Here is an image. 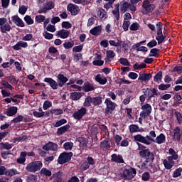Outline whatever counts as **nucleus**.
I'll list each match as a JSON object with an SVG mask.
<instances>
[{
  "label": "nucleus",
  "mask_w": 182,
  "mask_h": 182,
  "mask_svg": "<svg viewBox=\"0 0 182 182\" xmlns=\"http://www.w3.org/2000/svg\"><path fill=\"white\" fill-rule=\"evenodd\" d=\"M82 97H83V93L81 92H72L70 93V99L72 101H78Z\"/></svg>",
  "instance_id": "26"
},
{
  "label": "nucleus",
  "mask_w": 182,
  "mask_h": 182,
  "mask_svg": "<svg viewBox=\"0 0 182 182\" xmlns=\"http://www.w3.org/2000/svg\"><path fill=\"white\" fill-rule=\"evenodd\" d=\"M73 2L77 4H82V6H87L90 4L89 0H73Z\"/></svg>",
  "instance_id": "44"
},
{
  "label": "nucleus",
  "mask_w": 182,
  "mask_h": 182,
  "mask_svg": "<svg viewBox=\"0 0 182 182\" xmlns=\"http://www.w3.org/2000/svg\"><path fill=\"white\" fill-rule=\"evenodd\" d=\"M152 77L151 73H141L139 75L138 80H141V82H149Z\"/></svg>",
  "instance_id": "21"
},
{
  "label": "nucleus",
  "mask_w": 182,
  "mask_h": 182,
  "mask_svg": "<svg viewBox=\"0 0 182 182\" xmlns=\"http://www.w3.org/2000/svg\"><path fill=\"white\" fill-rule=\"evenodd\" d=\"M67 82H68V78L63 74L58 75V82L59 84V87H63Z\"/></svg>",
  "instance_id": "18"
},
{
  "label": "nucleus",
  "mask_w": 182,
  "mask_h": 182,
  "mask_svg": "<svg viewBox=\"0 0 182 182\" xmlns=\"http://www.w3.org/2000/svg\"><path fill=\"white\" fill-rule=\"evenodd\" d=\"M174 116H176L178 124H182V115H181V114L176 111V112H174Z\"/></svg>",
  "instance_id": "57"
},
{
  "label": "nucleus",
  "mask_w": 182,
  "mask_h": 182,
  "mask_svg": "<svg viewBox=\"0 0 182 182\" xmlns=\"http://www.w3.org/2000/svg\"><path fill=\"white\" fill-rule=\"evenodd\" d=\"M90 165L89 164H87L86 161H84L80 166V169L82 171H86L90 168Z\"/></svg>",
  "instance_id": "62"
},
{
  "label": "nucleus",
  "mask_w": 182,
  "mask_h": 182,
  "mask_svg": "<svg viewBox=\"0 0 182 182\" xmlns=\"http://www.w3.org/2000/svg\"><path fill=\"white\" fill-rule=\"evenodd\" d=\"M73 156V152H63V154H60L58 159V162L59 164L60 165H63L69 161H70V160H72V157Z\"/></svg>",
  "instance_id": "4"
},
{
  "label": "nucleus",
  "mask_w": 182,
  "mask_h": 182,
  "mask_svg": "<svg viewBox=\"0 0 182 182\" xmlns=\"http://www.w3.org/2000/svg\"><path fill=\"white\" fill-rule=\"evenodd\" d=\"M4 175L12 177L14 176L18 175V172L16 168H9L8 170L6 168Z\"/></svg>",
  "instance_id": "29"
},
{
  "label": "nucleus",
  "mask_w": 182,
  "mask_h": 182,
  "mask_svg": "<svg viewBox=\"0 0 182 182\" xmlns=\"http://www.w3.org/2000/svg\"><path fill=\"white\" fill-rule=\"evenodd\" d=\"M42 166H43V164L41 161H33L26 166V171L31 173H35L36 171H40Z\"/></svg>",
  "instance_id": "2"
},
{
  "label": "nucleus",
  "mask_w": 182,
  "mask_h": 182,
  "mask_svg": "<svg viewBox=\"0 0 182 182\" xmlns=\"http://www.w3.org/2000/svg\"><path fill=\"white\" fill-rule=\"evenodd\" d=\"M162 79H163V72L162 71H159V73H157L154 77V82H156L158 83H159L160 81L162 80Z\"/></svg>",
  "instance_id": "39"
},
{
  "label": "nucleus",
  "mask_w": 182,
  "mask_h": 182,
  "mask_svg": "<svg viewBox=\"0 0 182 182\" xmlns=\"http://www.w3.org/2000/svg\"><path fill=\"white\" fill-rule=\"evenodd\" d=\"M129 132L131 133L138 132L139 131V127L136 124H131L129 127Z\"/></svg>",
  "instance_id": "54"
},
{
  "label": "nucleus",
  "mask_w": 182,
  "mask_h": 182,
  "mask_svg": "<svg viewBox=\"0 0 182 182\" xmlns=\"http://www.w3.org/2000/svg\"><path fill=\"white\" fill-rule=\"evenodd\" d=\"M23 119H24V117L23 115H18L16 117L14 118L11 122L14 124H17L21 122H23Z\"/></svg>",
  "instance_id": "53"
},
{
  "label": "nucleus",
  "mask_w": 182,
  "mask_h": 182,
  "mask_svg": "<svg viewBox=\"0 0 182 182\" xmlns=\"http://www.w3.org/2000/svg\"><path fill=\"white\" fill-rule=\"evenodd\" d=\"M67 11H69L72 16H76L80 11L79 6H76L73 4H70L68 6H67Z\"/></svg>",
  "instance_id": "12"
},
{
  "label": "nucleus",
  "mask_w": 182,
  "mask_h": 182,
  "mask_svg": "<svg viewBox=\"0 0 182 182\" xmlns=\"http://www.w3.org/2000/svg\"><path fill=\"white\" fill-rule=\"evenodd\" d=\"M28 8L26 6H21L18 9V12L21 15H24L26 14Z\"/></svg>",
  "instance_id": "60"
},
{
  "label": "nucleus",
  "mask_w": 182,
  "mask_h": 182,
  "mask_svg": "<svg viewBox=\"0 0 182 182\" xmlns=\"http://www.w3.org/2000/svg\"><path fill=\"white\" fill-rule=\"evenodd\" d=\"M87 114V108L82 107L80 109H78L77 112H75L74 114H73V117L75 118V119L80 121L81 119H82L85 114Z\"/></svg>",
  "instance_id": "10"
},
{
  "label": "nucleus",
  "mask_w": 182,
  "mask_h": 182,
  "mask_svg": "<svg viewBox=\"0 0 182 182\" xmlns=\"http://www.w3.org/2000/svg\"><path fill=\"white\" fill-rule=\"evenodd\" d=\"M4 114H6L7 117H11L15 116L18 112V107H10L4 110Z\"/></svg>",
  "instance_id": "14"
},
{
  "label": "nucleus",
  "mask_w": 182,
  "mask_h": 182,
  "mask_svg": "<svg viewBox=\"0 0 182 182\" xmlns=\"http://www.w3.org/2000/svg\"><path fill=\"white\" fill-rule=\"evenodd\" d=\"M141 109L143 111L140 112V117L146 119L151 114L152 107L150 104H144L141 105Z\"/></svg>",
  "instance_id": "6"
},
{
  "label": "nucleus",
  "mask_w": 182,
  "mask_h": 182,
  "mask_svg": "<svg viewBox=\"0 0 182 182\" xmlns=\"http://www.w3.org/2000/svg\"><path fill=\"white\" fill-rule=\"evenodd\" d=\"M102 103V97L100 96L92 97V105L97 107Z\"/></svg>",
  "instance_id": "33"
},
{
  "label": "nucleus",
  "mask_w": 182,
  "mask_h": 182,
  "mask_svg": "<svg viewBox=\"0 0 182 182\" xmlns=\"http://www.w3.org/2000/svg\"><path fill=\"white\" fill-rule=\"evenodd\" d=\"M140 28V24L138 23H133L131 26H129V30L132 31H136Z\"/></svg>",
  "instance_id": "59"
},
{
  "label": "nucleus",
  "mask_w": 182,
  "mask_h": 182,
  "mask_svg": "<svg viewBox=\"0 0 182 182\" xmlns=\"http://www.w3.org/2000/svg\"><path fill=\"white\" fill-rule=\"evenodd\" d=\"M162 164L166 170H171L172 168V167H173V166L172 164L168 163V161L167 159L163 160Z\"/></svg>",
  "instance_id": "48"
},
{
  "label": "nucleus",
  "mask_w": 182,
  "mask_h": 182,
  "mask_svg": "<svg viewBox=\"0 0 182 182\" xmlns=\"http://www.w3.org/2000/svg\"><path fill=\"white\" fill-rule=\"evenodd\" d=\"M82 50H83V44H80L73 48V53H81Z\"/></svg>",
  "instance_id": "52"
},
{
  "label": "nucleus",
  "mask_w": 182,
  "mask_h": 182,
  "mask_svg": "<svg viewBox=\"0 0 182 182\" xmlns=\"http://www.w3.org/2000/svg\"><path fill=\"white\" fill-rule=\"evenodd\" d=\"M61 27L65 29H69L73 27V24L70 23L69 21H63L61 23Z\"/></svg>",
  "instance_id": "56"
},
{
  "label": "nucleus",
  "mask_w": 182,
  "mask_h": 182,
  "mask_svg": "<svg viewBox=\"0 0 182 182\" xmlns=\"http://www.w3.org/2000/svg\"><path fill=\"white\" fill-rule=\"evenodd\" d=\"M75 43L74 41H68V42H65L63 43V47L65 48V49L69 50L70 48H73Z\"/></svg>",
  "instance_id": "50"
},
{
  "label": "nucleus",
  "mask_w": 182,
  "mask_h": 182,
  "mask_svg": "<svg viewBox=\"0 0 182 182\" xmlns=\"http://www.w3.org/2000/svg\"><path fill=\"white\" fill-rule=\"evenodd\" d=\"M141 179L143 181H149L150 174L148 172H144L142 173Z\"/></svg>",
  "instance_id": "64"
},
{
  "label": "nucleus",
  "mask_w": 182,
  "mask_h": 182,
  "mask_svg": "<svg viewBox=\"0 0 182 182\" xmlns=\"http://www.w3.org/2000/svg\"><path fill=\"white\" fill-rule=\"evenodd\" d=\"M121 177L124 181H132L134 176L132 174L129 169L124 168L122 173H121Z\"/></svg>",
  "instance_id": "13"
},
{
  "label": "nucleus",
  "mask_w": 182,
  "mask_h": 182,
  "mask_svg": "<svg viewBox=\"0 0 182 182\" xmlns=\"http://www.w3.org/2000/svg\"><path fill=\"white\" fill-rule=\"evenodd\" d=\"M43 36L44 37V38H46V40H52L53 38V34L48 33V31H44V33H43Z\"/></svg>",
  "instance_id": "58"
},
{
  "label": "nucleus",
  "mask_w": 182,
  "mask_h": 182,
  "mask_svg": "<svg viewBox=\"0 0 182 182\" xmlns=\"http://www.w3.org/2000/svg\"><path fill=\"white\" fill-rule=\"evenodd\" d=\"M159 52L160 50L154 48L150 50V53L149 54V57H154V58H159Z\"/></svg>",
  "instance_id": "36"
},
{
  "label": "nucleus",
  "mask_w": 182,
  "mask_h": 182,
  "mask_svg": "<svg viewBox=\"0 0 182 182\" xmlns=\"http://www.w3.org/2000/svg\"><path fill=\"white\" fill-rule=\"evenodd\" d=\"M50 113H51L52 114H54L55 116H58L63 114V111L61 108L51 109V110H50Z\"/></svg>",
  "instance_id": "41"
},
{
  "label": "nucleus",
  "mask_w": 182,
  "mask_h": 182,
  "mask_svg": "<svg viewBox=\"0 0 182 182\" xmlns=\"http://www.w3.org/2000/svg\"><path fill=\"white\" fill-rule=\"evenodd\" d=\"M181 173H182V168H178L176 170H174L172 177L173 178H176L178 177H180L181 176Z\"/></svg>",
  "instance_id": "42"
},
{
  "label": "nucleus",
  "mask_w": 182,
  "mask_h": 182,
  "mask_svg": "<svg viewBox=\"0 0 182 182\" xmlns=\"http://www.w3.org/2000/svg\"><path fill=\"white\" fill-rule=\"evenodd\" d=\"M35 20L37 23H42L45 21L46 16L44 15H36Z\"/></svg>",
  "instance_id": "43"
},
{
  "label": "nucleus",
  "mask_w": 182,
  "mask_h": 182,
  "mask_svg": "<svg viewBox=\"0 0 182 182\" xmlns=\"http://www.w3.org/2000/svg\"><path fill=\"white\" fill-rule=\"evenodd\" d=\"M142 8L144 9V14H151L155 9L154 4H150L149 0H144L142 4Z\"/></svg>",
  "instance_id": "8"
},
{
  "label": "nucleus",
  "mask_w": 182,
  "mask_h": 182,
  "mask_svg": "<svg viewBox=\"0 0 182 182\" xmlns=\"http://www.w3.org/2000/svg\"><path fill=\"white\" fill-rule=\"evenodd\" d=\"M91 104L93 105L92 97L91 96H87V97L85 98V100H84L83 107H90Z\"/></svg>",
  "instance_id": "34"
},
{
  "label": "nucleus",
  "mask_w": 182,
  "mask_h": 182,
  "mask_svg": "<svg viewBox=\"0 0 182 182\" xmlns=\"http://www.w3.org/2000/svg\"><path fill=\"white\" fill-rule=\"evenodd\" d=\"M24 21L27 25H32L34 23V20L30 15H26L24 17Z\"/></svg>",
  "instance_id": "45"
},
{
  "label": "nucleus",
  "mask_w": 182,
  "mask_h": 182,
  "mask_svg": "<svg viewBox=\"0 0 182 182\" xmlns=\"http://www.w3.org/2000/svg\"><path fill=\"white\" fill-rule=\"evenodd\" d=\"M173 138L174 140L181 141V128L179 127H176V128L173 129Z\"/></svg>",
  "instance_id": "23"
},
{
  "label": "nucleus",
  "mask_w": 182,
  "mask_h": 182,
  "mask_svg": "<svg viewBox=\"0 0 182 182\" xmlns=\"http://www.w3.org/2000/svg\"><path fill=\"white\" fill-rule=\"evenodd\" d=\"M63 148L66 151H71L73 148V143L72 142H66L63 144Z\"/></svg>",
  "instance_id": "49"
},
{
  "label": "nucleus",
  "mask_w": 182,
  "mask_h": 182,
  "mask_svg": "<svg viewBox=\"0 0 182 182\" xmlns=\"http://www.w3.org/2000/svg\"><path fill=\"white\" fill-rule=\"evenodd\" d=\"M100 147L105 149H109L111 147L110 142L108 140H104L100 142Z\"/></svg>",
  "instance_id": "46"
},
{
  "label": "nucleus",
  "mask_w": 182,
  "mask_h": 182,
  "mask_svg": "<svg viewBox=\"0 0 182 182\" xmlns=\"http://www.w3.org/2000/svg\"><path fill=\"white\" fill-rule=\"evenodd\" d=\"M63 176V173L62 171H58V173H54L51 178H50V181L53 180V182H62Z\"/></svg>",
  "instance_id": "17"
},
{
  "label": "nucleus",
  "mask_w": 182,
  "mask_h": 182,
  "mask_svg": "<svg viewBox=\"0 0 182 182\" xmlns=\"http://www.w3.org/2000/svg\"><path fill=\"white\" fill-rule=\"evenodd\" d=\"M82 90L85 92H91L95 90V87L90 82H87L83 84Z\"/></svg>",
  "instance_id": "24"
},
{
  "label": "nucleus",
  "mask_w": 182,
  "mask_h": 182,
  "mask_svg": "<svg viewBox=\"0 0 182 182\" xmlns=\"http://www.w3.org/2000/svg\"><path fill=\"white\" fill-rule=\"evenodd\" d=\"M128 9H129V11H131L132 12H136V6H132L129 2L126 1L125 0H122V4L120 6L121 14H125Z\"/></svg>",
  "instance_id": "5"
},
{
  "label": "nucleus",
  "mask_w": 182,
  "mask_h": 182,
  "mask_svg": "<svg viewBox=\"0 0 182 182\" xmlns=\"http://www.w3.org/2000/svg\"><path fill=\"white\" fill-rule=\"evenodd\" d=\"M70 128V126L69 125V124H67L58 128V131H57L58 136H61L63 134L66 133L69 130Z\"/></svg>",
  "instance_id": "25"
},
{
  "label": "nucleus",
  "mask_w": 182,
  "mask_h": 182,
  "mask_svg": "<svg viewBox=\"0 0 182 182\" xmlns=\"http://www.w3.org/2000/svg\"><path fill=\"white\" fill-rule=\"evenodd\" d=\"M56 36L60 38L61 39H65L69 37L70 31L68 30L64 29L60 30L58 31Z\"/></svg>",
  "instance_id": "22"
},
{
  "label": "nucleus",
  "mask_w": 182,
  "mask_h": 182,
  "mask_svg": "<svg viewBox=\"0 0 182 182\" xmlns=\"http://www.w3.org/2000/svg\"><path fill=\"white\" fill-rule=\"evenodd\" d=\"M95 81L99 82L100 85H106L107 80L106 77L102 79L101 77V74H97V76H95Z\"/></svg>",
  "instance_id": "35"
},
{
  "label": "nucleus",
  "mask_w": 182,
  "mask_h": 182,
  "mask_svg": "<svg viewBox=\"0 0 182 182\" xmlns=\"http://www.w3.org/2000/svg\"><path fill=\"white\" fill-rule=\"evenodd\" d=\"M134 141L142 143L146 146L151 145V142L156 143L157 144H163L166 141V136L164 134H160L159 136H157L154 139L149 135L144 136L141 134H137L134 136Z\"/></svg>",
  "instance_id": "1"
},
{
  "label": "nucleus",
  "mask_w": 182,
  "mask_h": 182,
  "mask_svg": "<svg viewBox=\"0 0 182 182\" xmlns=\"http://www.w3.org/2000/svg\"><path fill=\"white\" fill-rule=\"evenodd\" d=\"M43 6L47 8L48 10H51L55 8V4L53 1H49L43 4Z\"/></svg>",
  "instance_id": "37"
},
{
  "label": "nucleus",
  "mask_w": 182,
  "mask_h": 182,
  "mask_svg": "<svg viewBox=\"0 0 182 182\" xmlns=\"http://www.w3.org/2000/svg\"><path fill=\"white\" fill-rule=\"evenodd\" d=\"M102 33L101 26H95L93 28L90 30V33L92 36H97Z\"/></svg>",
  "instance_id": "30"
},
{
  "label": "nucleus",
  "mask_w": 182,
  "mask_h": 182,
  "mask_svg": "<svg viewBox=\"0 0 182 182\" xmlns=\"http://www.w3.org/2000/svg\"><path fill=\"white\" fill-rule=\"evenodd\" d=\"M0 145L1 146V149L7 150V151H10L13 147L12 144H9V143H3V142H1L0 144Z\"/></svg>",
  "instance_id": "40"
},
{
  "label": "nucleus",
  "mask_w": 182,
  "mask_h": 182,
  "mask_svg": "<svg viewBox=\"0 0 182 182\" xmlns=\"http://www.w3.org/2000/svg\"><path fill=\"white\" fill-rule=\"evenodd\" d=\"M139 155L141 158L145 159V163L154 162V154L149 151V149L146 150L139 151Z\"/></svg>",
  "instance_id": "3"
},
{
  "label": "nucleus",
  "mask_w": 182,
  "mask_h": 182,
  "mask_svg": "<svg viewBox=\"0 0 182 182\" xmlns=\"http://www.w3.org/2000/svg\"><path fill=\"white\" fill-rule=\"evenodd\" d=\"M158 42L156 41V40H151L148 44H146V47L149 48H155L158 45Z\"/></svg>",
  "instance_id": "47"
},
{
  "label": "nucleus",
  "mask_w": 182,
  "mask_h": 182,
  "mask_svg": "<svg viewBox=\"0 0 182 182\" xmlns=\"http://www.w3.org/2000/svg\"><path fill=\"white\" fill-rule=\"evenodd\" d=\"M77 141L80 143V148H85L89 143V139L85 137H80L77 138Z\"/></svg>",
  "instance_id": "28"
},
{
  "label": "nucleus",
  "mask_w": 182,
  "mask_h": 182,
  "mask_svg": "<svg viewBox=\"0 0 182 182\" xmlns=\"http://www.w3.org/2000/svg\"><path fill=\"white\" fill-rule=\"evenodd\" d=\"M43 82H47L50 87H51L53 90H58L59 87L58 82L51 77L44 78Z\"/></svg>",
  "instance_id": "11"
},
{
  "label": "nucleus",
  "mask_w": 182,
  "mask_h": 182,
  "mask_svg": "<svg viewBox=\"0 0 182 182\" xmlns=\"http://www.w3.org/2000/svg\"><path fill=\"white\" fill-rule=\"evenodd\" d=\"M119 63L121 65H122L124 66H129L130 65V63L129 62V60L127 58H121L119 59Z\"/></svg>",
  "instance_id": "61"
},
{
  "label": "nucleus",
  "mask_w": 182,
  "mask_h": 182,
  "mask_svg": "<svg viewBox=\"0 0 182 182\" xmlns=\"http://www.w3.org/2000/svg\"><path fill=\"white\" fill-rule=\"evenodd\" d=\"M97 12V16L100 18V20L105 21L108 18V15L106 10H104L102 8H99Z\"/></svg>",
  "instance_id": "19"
},
{
  "label": "nucleus",
  "mask_w": 182,
  "mask_h": 182,
  "mask_svg": "<svg viewBox=\"0 0 182 182\" xmlns=\"http://www.w3.org/2000/svg\"><path fill=\"white\" fill-rule=\"evenodd\" d=\"M41 173L43 176H46L48 177H50L52 176V172L50 170L48 169L47 168H42L41 170Z\"/></svg>",
  "instance_id": "38"
},
{
  "label": "nucleus",
  "mask_w": 182,
  "mask_h": 182,
  "mask_svg": "<svg viewBox=\"0 0 182 182\" xmlns=\"http://www.w3.org/2000/svg\"><path fill=\"white\" fill-rule=\"evenodd\" d=\"M42 149L46 151H58V145L55 143L49 141L48 144H46L43 146Z\"/></svg>",
  "instance_id": "9"
},
{
  "label": "nucleus",
  "mask_w": 182,
  "mask_h": 182,
  "mask_svg": "<svg viewBox=\"0 0 182 182\" xmlns=\"http://www.w3.org/2000/svg\"><path fill=\"white\" fill-rule=\"evenodd\" d=\"M171 84H160L159 85V89L161 91H166L167 90L169 87H171Z\"/></svg>",
  "instance_id": "51"
},
{
  "label": "nucleus",
  "mask_w": 182,
  "mask_h": 182,
  "mask_svg": "<svg viewBox=\"0 0 182 182\" xmlns=\"http://www.w3.org/2000/svg\"><path fill=\"white\" fill-rule=\"evenodd\" d=\"M105 104L106 105L105 114H112V112L115 110L117 105L113 102L110 99H105Z\"/></svg>",
  "instance_id": "7"
},
{
  "label": "nucleus",
  "mask_w": 182,
  "mask_h": 182,
  "mask_svg": "<svg viewBox=\"0 0 182 182\" xmlns=\"http://www.w3.org/2000/svg\"><path fill=\"white\" fill-rule=\"evenodd\" d=\"M146 90H149L148 92V97L149 100H151L152 97H158V90L155 88L154 89H149L146 88Z\"/></svg>",
  "instance_id": "27"
},
{
  "label": "nucleus",
  "mask_w": 182,
  "mask_h": 182,
  "mask_svg": "<svg viewBox=\"0 0 182 182\" xmlns=\"http://www.w3.org/2000/svg\"><path fill=\"white\" fill-rule=\"evenodd\" d=\"M28 45L27 42H24L23 41H19L16 45L13 46V49L15 51H18L21 50V48H28Z\"/></svg>",
  "instance_id": "16"
},
{
  "label": "nucleus",
  "mask_w": 182,
  "mask_h": 182,
  "mask_svg": "<svg viewBox=\"0 0 182 182\" xmlns=\"http://www.w3.org/2000/svg\"><path fill=\"white\" fill-rule=\"evenodd\" d=\"M23 41H34L35 38L33 37V34H26V36L23 38Z\"/></svg>",
  "instance_id": "63"
},
{
  "label": "nucleus",
  "mask_w": 182,
  "mask_h": 182,
  "mask_svg": "<svg viewBox=\"0 0 182 182\" xmlns=\"http://www.w3.org/2000/svg\"><path fill=\"white\" fill-rule=\"evenodd\" d=\"M157 36H156V40L157 41V43L160 45L163 43L166 39V36L163 34V32L156 33Z\"/></svg>",
  "instance_id": "31"
},
{
  "label": "nucleus",
  "mask_w": 182,
  "mask_h": 182,
  "mask_svg": "<svg viewBox=\"0 0 182 182\" xmlns=\"http://www.w3.org/2000/svg\"><path fill=\"white\" fill-rule=\"evenodd\" d=\"M111 161L118 164H123L124 162L123 156L120 154H112L111 156Z\"/></svg>",
  "instance_id": "20"
},
{
  "label": "nucleus",
  "mask_w": 182,
  "mask_h": 182,
  "mask_svg": "<svg viewBox=\"0 0 182 182\" xmlns=\"http://www.w3.org/2000/svg\"><path fill=\"white\" fill-rule=\"evenodd\" d=\"M52 107V103L49 100L44 101L43 105V109L44 111H46L48 108Z\"/></svg>",
  "instance_id": "55"
},
{
  "label": "nucleus",
  "mask_w": 182,
  "mask_h": 182,
  "mask_svg": "<svg viewBox=\"0 0 182 182\" xmlns=\"http://www.w3.org/2000/svg\"><path fill=\"white\" fill-rule=\"evenodd\" d=\"M11 19L13 23H15V25L17 26L18 27H21V28L25 27V24L23 20L21 18H19L18 15H14L11 17Z\"/></svg>",
  "instance_id": "15"
},
{
  "label": "nucleus",
  "mask_w": 182,
  "mask_h": 182,
  "mask_svg": "<svg viewBox=\"0 0 182 182\" xmlns=\"http://www.w3.org/2000/svg\"><path fill=\"white\" fill-rule=\"evenodd\" d=\"M1 33H6L7 32H10L12 29L11 26L9 23H6L0 27Z\"/></svg>",
  "instance_id": "32"
}]
</instances>
